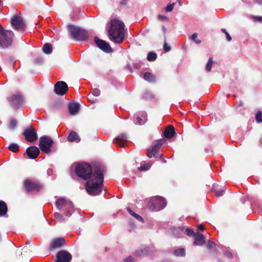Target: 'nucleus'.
Returning a JSON list of instances; mask_svg holds the SVG:
<instances>
[{
  "instance_id": "22",
  "label": "nucleus",
  "mask_w": 262,
  "mask_h": 262,
  "mask_svg": "<svg viewBox=\"0 0 262 262\" xmlns=\"http://www.w3.org/2000/svg\"><path fill=\"white\" fill-rule=\"evenodd\" d=\"M80 105L79 103L75 102H70L68 104V109L71 115H75L76 114L79 110Z\"/></svg>"
},
{
  "instance_id": "58",
  "label": "nucleus",
  "mask_w": 262,
  "mask_h": 262,
  "mask_svg": "<svg viewBox=\"0 0 262 262\" xmlns=\"http://www.w3.org/2000/svg\"><path fill=\"white\" fill-rule=\"evenodd\" d=\"M30 243V241L28 240L26 241V245H28V244H29Z\"/></svg>"
},
{
  "instance_id": "14",
  "label": "nucleus",
  "mask_w": 262,
  "mask_h": 262,
  "mask_svg": "<svg viewBox=\"0 0 262 262\" xmlns=\"http://www.w3.org/2000/svg\"><path fill=\"white\" fill-rule=\"evenodd\" d=\"M72 257V255L69 252L61 250L57 254L55 262H70Z\"/></svg>"
},
{
  "instance_id": "59",
  "label": "nucleus",
  "mask_w": 262,
  "mask_h": 262,
  "mask_svg": "<svg viewBox=\"0 0 262 262\" xmlns=\"http://www.w3.org/2000/svg\"><path fill=\"white\" fill-rule=\"evenodd\" d=\"M162 160V161L163 163H166V160H165V159H162V160Z\"/></svg>"
},
{
  "instance_id": "43",
  "label": "nucleus",
  "mask_w": 262,
  "mask_h": 262,
  "mask_svg": "<svg viewBox=\"0 0 262 262\" xmlns=\"http://www.w3.org/2000/svg\"><path fill=\"white\" fill-rule=\"evenodd\" d=\"M92 94L95 96H99L100 94V91L97 88H94L92 91Z\"/></svg>"
},
{
  "instance_id": "31",
  "label": "nucleus",
  "mask_w": 262,
  "mask_h": 262,
  "mask_svg": "<svg viewBox=\"0 0 262 262\" xmlns=\"http://www.w3.org/2000/svg\"><path fill=\"white\" fill-rule=\"evenodd\" d=\"M8 148L11 151L15 152L18 150L19 145L16 143H12L9 145Z\"/></svg>"
},
{
  "instance_id": "56",
  "label": "nucleus",
  "mask_w": 262,
  "mask_h": 262,
  "mask_svg": "<svg viewBox=\"0 0 262 262\" xmlns=\"http://www.w3.org/2000/svg\"><path fill=\"white\" fill-rule=\"evenodd\" d=\"M221 31L222 32L224 33L225 34H226V32H227L225 29H222Z\"/></svg>"
},
{
  "instance_id": "23",
  "label": "nucleus",
  "mask_w": 262,
  "mask_h": 262,
  "mask_svg": "<svg viewBox=\"0 0 262 262\" xmlns=\"http://www.w3.org/2000/svg\"><path fill=\"white\" fill-rule=\"evenodd\" d=\"M226 189L225 185H222L219 186L218 185H213V191L217 196H221L224 194V193Z\"/></svg>"
},
{
  "instance_id": "5",
  "label": "nucleus",
  "mask_w": 262,
  "mask_h": 262,
  "mask_svg": "<svg viewBox=\"0 0 262 262\" xmlns=\"http://www.w3.org/2000/svg\"><path fill=\"white\" fill-rule=\"evenodd\" d=\"M55 205L59 210H64L65 211L64 214L67 217L71 216L74 212V206L73 203L66 200L64 198H60L57 199Z\"/></svg>"
},
{
  "instance_id": "11",
  "label": "nucleus",
  "mask_w": 262,
  "mask_h": 262,
  "mask_svg": "<svg viewBox=\"0 0 262 262\" xmlns=\"http://www.w3.org/2000/svg\"><path fill=\"white\" fill-rule=\"evenodd\" d=\"M94 42L97 47L103 52L111 53L113 51V49L108 43L103 40L100 39L97 36L94 38Z\"/></svg>"
},
{
  "instance_id": "12",
  "label": "nucleus",
  "mask_w": 262,
  "mask_h": 262,
  "mask_svg": "<svg viewBox=\"0 0 262 262\" xmlns=\"http://www.w3.org/2000/svg\"><path fill=\"white\" fill-rule=\"evenodd\" d=\"M163 143V140L160 139L158 140L155 144L151 147V149L148 150L147 156L151 158L152 157H157V154L160 150V147Z\"/></svg>"
},
{
  "instance_id": "38",
  "label": "nucleus",
  "mask_w": 262,
  "mask_h": 262,
  "mask_svg": "<svg viewBox=\"0 0 262 262\" xmlns=\"http://www.w3.org/2000/svg\"><path fill=\"white\" fill-rule=\"evenodd\" d=\"M197 37L198 34L196 33H194L192 35L191 38L197 44H200L201 42V40L200 39H197Z\"/></svg>"
},
{
  "instance_id": "54",
  "label": "nucleus",
  "mask_w": 262,
  "mask_h": 262,
  "mask_svg": "<svg viewBox=\"0 0 262 262\" xmlns=\"http://www.w3.org/2000/svg\"><path fill=\"white\" fill-rule=\"evenodd\" d=\"M198 229L201 231H203L204 230V228L202 225H198Z\"/></svg>"
},
{
  "instance_id": "27",
  "label": "nucleus",
  "mask_w": 262,
  "mask_h": 262,
  "mask_svg": "<svg viewBox=\"0 0 262 262\" xmlns=\"http://www.w3.org/2000/svg\"><path fill=\"white\" fill-rule=\"evenodd\" d=\"M8 211L6 203L3 201H0V216L5 215Z\"/></svg>"
},
{
  "instance_id": "1",
  "label": "nucleus",
  "mask_w": 262,
  "mask_h": 262,
  "mask_svg": "<svg viewBox=\"0 0 262 262\" xmlns=\"http://www.w3.org/2000/svg\"><path fill=\"white\" fill-rule=\"evenodd\" d=\"M105 168L103 166H96L94 170L92 178L86 183V189L88 193L91 195L99 194L103 187V173Z\"/></svg>"
},
{
  "instance_id": "10",
  "label": "nucleus",
  "mask_w": 262,
  "mask_h": 262,
  "mask_svg": "<svg viewBox=\"0 0 262 262\" xmlns=\"http://www.w3.org/2000/svg\"><path fill=\"white\" fill-rule=\"evenodd\" d=\"M23 134L25 139L30 142H33L38 138L36 132L32 126L25 129Z\"/></svg>"
},
{
  "instance_id": "52",
  "label": "nucleus",
  "mask_w": 262,
  "mask_h": 262,
  "mask_svg": "<svg viewBox=\"0 0 262 262\" xmlns=\"http://www.w3.org/2000/svg\"><path fill=\"white\" fill-rule=\"evenodd\" d=\"M134 65L135 68H136L137 69H139L141 67V64L140 63H134Z\"/></svg>"
},
{
  "instance_id": "44",
  "label": "nucleus",
  "mask_w": 262,
  "mask_h": 262,
  "mask_svg": "<svg viewBox=\"0 0 262 262\" xmlns=\"http://www.w3.org/2000/svg\"><path fill=\"white\" fill-rule=\"evenodd\" d=\"M164 50L166 52L170 51L171 50L170 46L168 45L167 43L166 42V40H165L164 43Z\"/></svg>"
},
{
  "instance_id": "49",
  "label": "nucleus",
  "mask_w": 262,
  "mask_h": 262,
  "mask_svg": "<svg viewBox=\"0 0 262 262\" xmlns=\"http://www.w3.org/2000/svg\"><path fill=\"white\" fill-rule=\"evenodd\" d=\"M127 0H121L120 5L121 6H125L127 5Z\"/></svg>"
},
{
  "instance_id": "18",
  "label": "nucleus",
  "mask_w": 262,
  "mask_h": 262,
  "mask_svg": "<svg viewBox=\"0 0 262 262\" xmlns=\"http://www.w3.org/2000/svg\"><path fill=\"white\" fill-rule=\"evenodd\" d=\"M39 152V148L36 146H30L26 149V153L31 159H34L37 158Z\"/></svg>"
},
{
  "instance_id": "28",
  "label": "nucleus",
  "mask_w": 262,
  "mask_h": 262,
  "mask_svg": "<svg viewBox=\"0 0 262 262\" xmlns=\"http://www.w3.org/2000/svg\"><path fill=\"white\" fill-rule=\"evenodd\" d=\"M42 51L46 54H50L52 52V46L50 43H46L42 47Z\"/></svg>"
},
{
  "instance_id": "8",
  "label": "nucleus",
  "mask_w": 262,
  "mask_h": 262,
  "mask_svg": "<svg viewBox=\"0 0 262 262\" xmlns=\"http://www.w3.org/2000/svg\"><path fill=\"white\" fill-rule=\"evenodd\" d=\"M53 144V140L49 136H42L39 139V146L41 151L46 154L51 152V147Z\"/></svg>"
},
{
  "instance_id": "7",
  "label": "nucleus",
  "mask_w": 262,
  "mask_h": 262,
  "mask_svg": "<svg viewBox=\"0 0 262 262\" xmlns=\"http://www.w3.org/2000/svg\"><path fill=\"white\" fill-rule=\"evenodd\" d=\"M14 33L12 31L5 30L0 35V47L7 48L12 45Z\"/></svg>"
},
{
  "instance_id": "36",
  "label": "nucleus",
  "mask_w": 262,
  "mask_h": 262,
  "mask_svg": "<svg viewBox=\"0 0 262 262\" xmlns=\"http://www.w3.org/2000/svg\"><path fill=\"white\" fill-rule=\"evenodd\" d=\"M213 63V59L212 57H209L208 62L206 66V70L207 72H210L211 70L212 65Z\"/></svg>"
},
{
  "instance_id": "29",
  "label": "nucleus",
  "mask_w": 262,
  "mask_h": 262,
  "mask_svg": "<svg viewBox=\"0 0 262 262\" xmlns=\"http://www.w3.org/2000/svg\"><path fill=\"white\" fill-rule=\"evenodd\" d=\"M174 255L177 256H184L185 255V250L184 248H179L173 251Z\"/></svg>"
},
{
  "instance_id": "40",
  "label": "nucleus",
  "mask_w": 262,
  "mask_h": 262,
  "mask_svg": "<svg viewBox=\"0 0 262 262\" xmlns=\"http://www.w3.org/2000/svg\"><path fill=\"white\" fill-rule=\"evenodd\" d=\"M185 232H186L187 235L190 237H191V236L194 237L195 234H196V233H194L193 230L192 229L189 228H187L186 229Z\"/></svg>"
},
{
  "instance_id": "48",
  "label": "nucleus",
  "mask_w": 262,
  "mask_h": 262,
  "mask_svg": "<svg viewBox=\"0 0 262 262\" xmlns=\"http://www.w3.org/2000/svg\"><path fill=\"white\" fill-rule=\"evenodd\" d=\"M124 262H133V258L132 256H129L127 258L124 259Z\"/></svg>"
},
{
  "instance_id": "30",
  "label": "nucleus",
  "mask_w": 262,
  "mask_h": 262,
  "mask_svg": "<svg viewBox=\"0 0 262 262\" xmlns=\"http://www.w3.org/2000/svg\"><path fill=\"white\" fill-rule=\"evenodd\" d=\"M157 57V54L153 52H150L148 53L147 56V59L150 61H155Z\"/></svg>"
},
{
  "instance_id": "60",
  "label": "nucleus",
  "mask_w": 262,
  "mask_h": 262,
  "mask_svg": "<svg viewBox=\"0 0 262 262\" xmlns=\"http://www.w3.org/2000/svg\"><path fill=\"white\" fill-rule=\"evenodd\" d=\"M41 59H36V62H39V61H41Z\"/></svg>"
},
{
  "instance_id": "61",
  "label": "nucleus",
  "mask_w": 262,
  "mask_h": 262,
  "mask_svg": "<svg viewBox=\"0 0 262 262\" xmlns=\"http://www.w3.org/2000/svg\"><path fill=\"white\" fill-rule=\"evenodd\" d=\"M163 156L162 155H160V158L161 160H162L163 159Z\"/></svg>"
},
{
  "instance_id": "25",
  "label": "nucleus",
  "mask_w": 262,
  "mask_h": 262,
  "mask_svg": "<svg viewBox=\"0 0 262 262\" xmlns=\"http://www.w3.org/2000/svg\"><path fill=\"white\" fill-rule=\"evenodd\" d=\"M68 140L70 142L78 143L80 141V138L76 132L71 131L68 137Z\"/></svg>"
},
{
  "instance_id": "33",
  "label": "nucleus",
  "mask_w": 262,
  "mask_h": 262,
  "mask_svg": "<svg viewBox=\"0 0 262 262\" xmlns=\"http://www.w3.org/2000/svg\"><path fill=\"white\" fill-rule=\"evenodd\" d=\"M54 216L55 218H56L57 220H58L60 222H64L66 221L65 217L63 216L62 214H61L60 213L58 212H55L54 214Z\"/></svg>"
},
{
  "instance_id": "39",
  "label": "nucleus",
  "mask_w": 262,
  "mask_h": 262,
  "mask_svg": "<svg viewBox=\"0 0 262 262\" xmlns=\"http://www.w3.org/2000/svg\"><path fill=\"white\" fill-rule=\"evenodd\" d=\"M244 104V103L242 101H239L235 104L236 109L238 111H241L243 108Z\"/></svg>"
},
{
  "instance_id": "17",
  "label": "nucleus",
  "mask_w": 262,
  "mask_h": 262,
  "mask_svg": "<svg viewBox=\"0 0 262 262\" xmlns=\"http://www.w3.org/2000/svg\"><path fill=\"white\" fill-rule=\"evenodd\" d=\"M25 187L28 192L33 190H39L41 186L40 184L33 182L30 180H27L25 181Z\"/></svg>"
},
{
  "instance_id": "20",
  "label": "nucleus",
  "mask_w": 262,
  "mask_h": 262,
  "mask_svg": "<svg viewBox=\"0 0 262 262\" xmlns=\"http://www.w3.org/2000/svg\"><path fill=\"white\" fill-rule=\"evenodd\" d=\"M193 245L195 246H202L205 243V236L200 233H196L194 236Z\"/></svg>"
},
{
  "instance_id": "35",
  "label": "nucleus",
  "mask_w": 262,
  "mask_h": 262,
  "mask_svg": "<svg viewBox=\"0 0 262 262\" xmlns=\"http://www.w3.org/2000/svg\"><path fill=\"white\" fill-rule=\"evenodd\" d=\"M127 211L129 212V213L132 215L133 216H134L136 219H137L138 221H143V218L141 216H140V215L138 214L137 213H135V212H134L131 209H130L129 208H127Z\"/></svg>"
},
{
  "instance_id": "37",
  "label": "nucleus",
  "mask_w": 262,
  "mask_h": 262,
  "mask_svg": "<svg viewBox=\"0 0 262 262\" xmlns=\"http://www.w3.org/2000/svg\"><path fill=\"white\" fill-rule=\"evenodd\" d=\"M255 119L257 123L262 122V113L261 111H258L255 115Z\"/></svg>"
},
{
  "instance_id": "62",
  "label": "nucleus",
  "mask_w": 262,
  "mask_h": 262,
  "mask_svg": "<svg viewBox=\"0 0 262 262\" xmlns=\"http://www.w3.org/2000/svg\"><path fill=\"white\" fill-rule=\"evenodd\" d=\"M177 1H178V2H180L181 1V0H177Z\"/></svg>"
},
{
  "instance_id": "32",
  "label": "nucleus",
  "mask_w": 262,
  "mask_h": 262,
  "mask_svg": "<svg viewBox=\"0 0 262 262\" xmlns=\"http://www.w3.org/2000/svg\"><path fill=\"white\" fill-rule=\"evenodd\" d=\"M17 122L15 119L11 118L10 120L9 128L11 130H14L17 126Z\"/></svg>"
},
{
  "instance_id": "21",
  "label": "nucleus",
  "mask_w": 262,
  "mask_h": 262,
  "mask_svg": "<svg viewBox=\"0 0 262 262\" xmlns=\"http://www.w3.org/2000/svg\"><path fill=\"white\" fill-rule=\"evenodd\" d=\"M65 244L64 240L63 238H58L53 241L50 246V249L52 250L63 246Z\"/></svg>"
},
{
  "instance_id": "57",
  "label": "nucleus",
  "mask_w": 262,
  "mask_h": 262,
  "mask_svg": "<svg viewBox=\"0 0 262 262\" xmlns=\"http://www.w3.org/2000/svg\"><path fill=\"white\" fill-rule=\"evenodd\" d=\"M162 29H163V32H164V33H165V32H166V28H165V27L163 26V27H162Z\"/></svg>"
},
{
  "instance_id": "16",
  "label": "nucleus",
  "mask_w": 262,
  "mask_h": 262,
  "mask_svg": "<svg viewBox=\"0 0 262 262\" xmlns=\"http://www.w3.org/2000/svg\"><path fill=\"white\" fill-rule=\"evenodd\" d=\"M11 105L15 107H19L23 102V98L20 93H16L9 98Z\"/></svg>"
},
{
  "instance_id": "42",
  "label": "nucleus",
  "mask_w": 262,
  "mask_h": 262,
  "mask_svg": "<svg viewBox=\"0 0 262 262\" xmlns=\"http://www.w3.org/2000/svg\"><path fill=\"white\" fill-rule=\"evenodd\" d=\"M215 243L211 241V240H209L208 242V248L210 250H215Z\"/></svg>"
},
{
  "instance_id": "46",
  "label": "nucleus",
  "mask_w": 262,
  "mask_h": 262,
  "mask_svg": "<svg viewBox=\"0 0 262 262\" xmlns=\"http://www.w3.org/2000/svg\"><path fill=\"white\" fill-rule=\"evenodd\" d=\"M224 255L228 258H231L232 257V254L229 251H225L224 252Z\"/></svg>"
},
{
  "instance_id": "45",
  "label": "nucleus",
  "mask_w": 262,
  "mask_h": 262,
  "mask_svg": "<svg viewBox=\"0 0 262 262\" xmlns=\"http://www.w3.org/2000/svg\"><path fill=\"white\" fill-rule=\"evenodd\" d=\"M253 18L256 21L262 22V16H254Z\"/></svg>"
},
{
  "instance_id": "2",
  "label": "nucleus",
  "mask_w": 262,
  "mask_h": 262,
  "mask_svg": "<svg viewBox=\"0 0 262 262\" xmlns=\"http://www.w3.org/2000/svg\"><path fill=\"white\" fill-rule=\"evenodd\" d=\"M108 34L110 40L116 43H121L125 38L124 23L117 19H112Z\"/></svg>"
},
{
  "instance_id": "19",
  "label": "nucleus",
  "mask_w": 262,
  "mask_h": 262,
  "mask_svg": "<svg viewBox=\"0 0 262 262\" xmlns=\"http://www.w3.org/2000/svg\"><path fill=\"white\" fill-rule=\"evenodd\" d=\"M127 136L125 134H121L114 139L115 142L118 146L122 147L127 141Z\"/></svg>"
},
{
  "instance_id": "26",
  "label": "nucleus",
  "mask_w": 262,
  "mask_h": 262,
  "mask_svg": "<svg viewBox=\"0 0 262 262\" xmlns=\"http://www.w3.org/2000/svg\"><path fill=\"white\" fill-rule=\"evenodd\" d=\"M145 80L150 83H154L156 81V77L151 73L146 72L143 76Z\"/></svg>"
},
{
  "instance_id": "34",
  "label": "nucleus",
  "mask_w": 262,
  "mask_h": 262,
  "mask_svg": "<svg viewBox=\"0 0 262 262\" xmlns=\"http://www.w3.org/2000/svg\"><path fill=\"white\" fill-rule=\"evenodd\" d=\"M149 253V249L147 248H144L140 250L139 252H136L138 256L146 255Z\"/></svg>"
},
{
  "instance_id": "6",
  "label": "nucleus",
  "mask_w": 262,
  "mask_h": 262,
  "mask_svg": "<svg viewBox=\"0 0 262 262\" xmlns=\"http://www.w3.org/2000/svg\"><path fill=\"white\" fill-rule=\"evenodd\" d=\"M166 205V200L159 196L153 198L148 203L149 208L153 211H160L163 209Z\"/></svg>"
},
{
  "instance_id": "13",
  "label": "nucleus",
  "mask_w": 262,
  "mask_h": 262,
  "mask_svg": "<svg viewBox=\"0 0 262 262\" xmlns=\"http://www.w3.org/2000/svg\"><path fill=\"white\" fill-rule=\"evenodd\" d=\"M68 86L67 84L63 81H59L56 82L54 85V91L58 95H64L68 91Z\"/></svg>"
},
{
  "instance_id": "41",
  "label": "nucleus",
  "mask_w": 262,
  "mask_h": 262,
  "mask_svg": "<svg viewBox=\"0 0 262 262\" xmlns=\"http://www.w3.org/2000/svg\"><path fill=\"white\" fill-rule=\"evenodd\" d=\"M175 4H176L174 3H173L172 4H170L168 5L166 7V8H165V11L166 12H171L173 10V7H174Z\"/></svg>"
},
{
  "instance_id": "51",
  "label": "nucleus",
  "mask_w": 262,
  "mask_h": 262,
  "mask_svg": "<svg viewBox=\"0 0 262 262\" xmlns=\"http://www.w3.org/2000/svg\"><path fill=\"white\" fill-rule=\"evenodd\" d=\"M139 169L141 171H144L148 169V168L145 166H142L139 167Z\"/></svg>"
},
{
  "instance_id": "15",
  "label": "nucleus",
  "mask_w": 262,
  "mask_h": 262,
  "mask_svg": "<svg viewBox=\"0 0 262 262\" xmlns=\"http://www.w3.org/2000/svg\"><path fill=\"white\" fill-rule=\"evenodd\" d=\"M134 122L136 124H143L147 121V114L145 112L137 113L134 115Z\"/></svg>"
},
{
  "instance_id": "3",
  "label": "nucleus",
  "mask_w": 262,
  "mask_h": 262,
  "mask_svg": "<svg viewBox=\"0 0 262 262\" xmlns=\"http://www.w3.org/2000/svg\"><path fill=\"white\" fill-rule=\"evenodd\" d=\"M68 28L71 38L74 40L83 41L89 38L88 32L82 28L69 24Z\"/></svg>"
},
{
  "instance_id": "55",
  "label": "nucleus",
  "mask_w": 262,
  "mask_h": 262,
  "mask_svg": "<svg viewBox=\"0 0 262 262\" xmlns=\"http://www.w3.org/2000/svg\"><path fill=\"white\" fill-rule=\"evenodd\" d=\"M52 170L51 169H48L47 170V174L49 176H51L52 174Z\"/></svg>"
},
{
  "instance_id": "4",
  "label": "nucleus",
  "mask_w": 262,
  "mask_h": 262,
  "mask_svg": "<svg viewBox=\"0 0 262 262\" xmlns=\"http://www.w3.org/2000/svg\"><path fill=\"white\" fill-rule=\"evenodd\" d=\"M75 172L78 177L84 180L90 179L94 174L91 165L86 163L77 164L76 166Z\"/></svg>"
},
{
  "instance_id": "9",
  "label": "nucleus",
  "mask_w": 262,
  "mask_h": 262,
  "mask_svg": "<svg viewBox=\"0 0 262 262\" xmlns=\"http://www.w3.org/2000/svg\"><path fill=\"white\" fill-rule=\"evenodd\" d=\"M11 24L15 30L23 31L26 28V24L24 19L18 15H14L11 19Z\"/></svg>"
},
{
  "instance_id": "24",
  "label": "nucleus",
  "mask_w": 262,
  "mask_h": 262,
  "mask_svg": "<svg viewBox=\"0 0 262 262\" xmlns=\"http://www.w3.org/2000/svg\"><path fill=\"white\" fill-rule=\"evenodd\" d=\"M174 133L175 132L174 127L170 126L165 130L164 135L167 139H171L173 137Z\"/></svg>"
},
{
  "instance_id": "53",
  "label": "nucleus",
  "mask_w": 262,
  "mask_h": 262,
  "mask_svg": "<svg viewBox=\"0 0 262 262\" xmlns=\"http://www.w3.org/2000/svg\"><path fill=\"white\" fill-rule=\"evenodd\" d=\"M254 1L256 4L259 5H262V0H254Z\"/></svg>"
},
{
  "instance_id": "47",
  "label": "nucleus",
  "mask_w": 262,
  "mask_h": 262,
  "mask_svg": "<svg viewBox=\"0 0 262 262\" xmlns=\"http://www.w3.org/2000/svg\"><path fill=\"white\" fill-rule=\"evenodd\" d=\"M158 17L159 19L163 20V21L167 20V17L162 15H159Z\"/></svg>"
},
{
  "instance_id": "50",
  "label": "nucleus",
  "mask_w": 262,
  "mask_h": 262,
  "mask_svg": "<svg viewBox=\"0 0 262 262\" xmlns=\"http://www.w3.org/2000/svg\"><path fill=\"white\" fill-rule=\"evenodd\" d=\"M226 39L228 41H230L232 39L231 38V37L230 36V35H229V34L228 33V32H226Z\"/></svg>"
}]
</instances>
